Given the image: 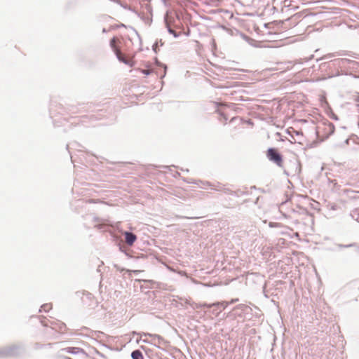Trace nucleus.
Segmentation results:
<instances>
[{"label": "nucleus", "mask_w": 359, "mask_h": 359, "mask_svg": "<svg viewBox=\"0 0 359 359\" xmlns=\"http://www.w3.org/2000/svg\"><path fill=\"white\" fill-rule=\"evenodd\" d=\"M339 72H338L335 74V76H339ZM333 76H334V74H333V75H331V76H329L328 77H329V78H331V77H333Z\"/></svg>", "instance_id": "19"}, {"label": "nucleus", "mask_w": 359, "mask_h": 359, "mask_svg": "<svg viewBox=\"0 0 359 359\" xmlns=\"http://www.w3.org/2000/svg\"><path fill=\"white\" fill-rule=\"evenodd\" d=\"M267 34L269 35V36H272L273 35V34H272L271 32H267Z\"/></svg>", "instance_id": "20"}, {"label": "nucleus", "mask_w": 359, "mask_h": 359, "mask_svg": "<svg viewBox=\"0 0 359 359\" xmlns=\"http://www.w3.org/2000/svg\"><path fill=\"white\" fill-rule=\"evenodd\" d=\"M326 130L327 131L328 135H332L334 132V126L332 123H328Z\"/></svg>", "instance_id": "11"}, {"label": "nucleus", "mask_w": 359, "mask_h": 359, "mask_svg": "<svg viewBox=\"0 0 359 359\" xmlns=\"http://www.w3.org/2000/svg\"><path fill=\"white\" fill-rule=\"evenodd\" d=\"M155 63L156 64L157 66L162 67L164 69L163 74L162 76H161V78L164 77L166 74L167 66L159 62L157 58L155 59Z\"/></svg>", "instance_id": "9"}, {"label": "nucleus", "mask_w": 359, "mask_h": 359, "mask_svg": "<svg viewBox=\"0 0 359 359\" xmlns=\"http://www.w3.org/2000/svg\"><path fill=\"white\" fill-rule=\"evenodd\" d=\"M69 155H70V158H72V154L71 153H69Z\"/></svg>", "instance_id": "24"}, {"label": "nucleus", "mask_w": 359, "mask_h": 359, "mask_svg": "<svg viewBox=\"0 0 359 359\" xmlns=\"http://www.w3.org/2000/svg\"><path fill=\"white\" fill-rule=\"evenodd\" d=\"M346 69H357L359 67V62L346 58Z\"/></svg>", "instance_id": "7"}, {"label": "nucleus", "mask_w": 359, "mask_h": 359, "mask_svg": "<svg viewBox=\"0 0 359 359\" xmlns=\"http://www.w3.org/2000/svg\"><path fill=\"white\" fill-rule=\"evenodd\" d=\"M116 41V37H113L111 41H110V46L111 48H112V50H114V52L115 53V50H119L118 48H116V46H115V42Z\"/></svg>", "instance_id": "12"}, {"label": "nucleus", "mask_w": 359, "mask_h": 359, "mask_svg": "<svg viewBox=\"0 0 359 359\" xmlns=\"http://www.w3.org/2000/svg\"><path fill=\"white\" fill-rule=\"evenodd\" d=\"M102 32V33H107L108 30L106 28H103Z\"/></svg>", "instance_id": "18"}, {"label": "nucleus", "mask_w": 359, "mask_h": 359, "mask_svg": "<svg viewBox=\"0 0 359 359\" xmlns=\"http://www.w3.org/2000/svg\"><path fill=\"white\" fill-rule=\"evenodd\" d=\"M174 22V19L169 17L168 14L164 16V22L167 30L169 34H172L175 38H178L180 36V33L175 32L171 27L172 23Z\"/></svg>", "instance_id": "2"}, {"label": "nucleus", "mask_w": 359, "mask_h": 359, "mask_svg": "<svg viewBox=\"0 0 359 359\" xmlns=\"http://www.w3.org/2000/svg\"><path fill=\"white\" fill-rule=\"evenodd\" d=\"M273 38L270 37V38H268L267 40H270V39H272Z\"/></svg>", "instance_id": "26"}, {"label": "nucleus", "mask_w": 359, "mask_h": 359, "mask_svg": "<svg viewBox=\"0 0 359 359\" xmlns=\"http://www.w3.org/2000/svg\"><path fill=\"white\" fill-rule=\"evenodd\" d=\"M124 236L126 243L129 245H133L137 239V236L135 234L130 232H125Z\"/></svg>", "instance_id": "5"}, {"label": "nucleus", "mask_w": 359, "mask_h": 359, "mask_svg": "<svg viewBox=\"0 0 359 359\" xmlns=\"http://www.w3.org/2000/svg\"><path fill=\"white\" fill-rule=\"evenodd\" d=\"M67 359H72L71 358H67Z\"/></svg>", "instance_id": "27"}, {"label": "nucleus", "mask_w": 359, "mask_h": 359, "mask_svg": "<svg viewBox=\"0 0 359 359\" xmlns=\"http://www.w3.org/2000/svg\"><path fill=\"white\" fill-rule=\"evenodd\" d=\"M355 111L359 113V104H355ZM358 125H359V116H358Z\"/></svg>", "instance_id": "15"}, {"label": "nucleus", "mask_w": 359, "mask_h": 359, "mask_svg": "<svg viewBox=\"0 0 359 359\" xmlns=\"http://www.w3.org/2000/svg\"><path fill=\"white\" fill-rule=\"evenodd\" d=\"M91 155H92L93 157H95V158H97V156H95V154H92Z\"/></svg>", "instance_id": "23"}, {"label": "nucleus", "mask_w": 359, "mask_h": 359, "mask_svg": "<svg viewBox=\"0 0 359 359\" xmlns=\"http://www.w3.org/2000/svg\"><path fill=\"white\" fill-rule=\"evenodd\" d=\"M115 55L117 57V59L118 60V61L126 64V65H128V66L130 67H133V62L131 61L129 59H127L125 55H123L121 50H115Z\"/></svg>", "instance_id": "3"}, {"label": "nucleus", "mask_w": 359, "mask_h": 359, "mask_svg": "<svg viewBox=\"0 0 359 359\" xmlns=\"http://www.w3.org/2000/svg\"><path fill=\"white\" fill-rule=\"evenodd\" d=\"M334 118L337 120V117L336 116H334Z\"/></svg>", "instance_id": "25"}, {"label": "nucleus", "mask_w": 359, "mask_h": 359, "mask_svg": "<svg viewBox=\"0 0 359 359\" xmlns=\"http://www.w3.org/2000/svg\"><path fill=\"white\" fill-rule=\"evenodd\" d=\"M142 73L145 74V75H149L150 74V72L147 69H142Z\"/></svg>", "instance_id": "14"}, {"label": "nucleus", "mask_w": 359, "mask_h": 359, "mask_svg": "<svg viewBox=\"0 0 359 359\" xmlns=\"http://www.w3.org/2000/svg\"><path fill=\"white\" fill-rule=\"evenodd\" d=\"M266 157H283L278 152V149L273 147H270L266 151Z\"/></svg>", "instance_id": "6"}, {"label": "nucleus", "mask_w": 359, "mask_h": 359, "mask_svg": "<svg viewBox=\"0 0 359 359\" xmlns=\"http://www.w3.org/2000/svg\"><path fill=\"white\" fill-rule=\"evenodd\" d=\"M276 163H279L280 161H281V159L282 158H273Z\"/></svg>", "instance_id": "17"}, {"label": "nucleus", "mask_w": 359, "mask_h": 359, "mask_svg": "<svg viewBox=\"0 0 359 359\" xmlns=\"http://www.w3.org/2000/svg\"><path fill=\"white\" fill-rule=\"evenodd\" d=\"M131 356L133 359H143L142 353L139 350H135L132 352Z\"/></svg>", "instance_id": "8"}, {"label": "nucleus", "mask_w": 359, "mask_h": 359, "mask_svg": "<svg viewBox=\"0 0 359 359\" xmlns=\"http://www.w3.org/2000/svg\"><path fill=\"white\" fill-rule=\"evenodd\" d=\"M212 305H207V304H204V306H207L208 308H210Z\"/></svg>", "instance_id": "21"}, {"label": "nucleus", "mask_w": 359, "mask_h": 359, "mask_svg": "<svg viewBox=\"0 0 359 359\" xmlns=\"http://www.w3.org/2000/svg\"><path fill=\"white\" fill-rule=\"evenodd\" d=\"M354 100L357 102H359V94L354 96Z\"/></svg>", "instance_id": "16"}, {"label": "nucleus", "mask_w": 359, "mask_h": 359, "mask_svg": "<svg viewBox=\"0 0 359 359\" xmlns=\"http://www.w3.org/2000/svg\"><path fill=\"white\" fill-rule=\"evenodd\" d=\"M119 27H125V25L123 24H121Z\"/></svg>", "instance_id": "22"}, {"label": "nucleus", "mask_w": 359, "mask_h": 359, "mask_svg": "<svg viewBox=\"0 0 359 359\" xmlns=\"http://www.w3.org/2000/svg\"><path fill=\"white\" fill-rule=\"evenodd\" d=\"M53 328L57 330L59 332L65 333L67 331L66 325L60 321L53 323Z\"/></svg>", "instance_id": "4"}, {"label": "nucleus", "mask_w": 359, "mask_h": 359, "mask_svg": "<svg viewBox=\"0 0 359 359\" xmlns=\"http://www.w3.org/2000/svg\"><path fill=\"white\" fill-rule=\"evenodd\" d=\"M334 56V53H330V54H327V55H324L323 57H322L320 59H319L318 60H327V59H330L332 58V57Z\"/></svg>", "instance_id": "13"}, {"label": "nucleus", "mask_w": 359, "mask_h": 359, "mask_svg": "<svg viewBox=\"0 0 359 359\" xmlns=\"http://www.w3.org/2000/svg\"><path fill=\"white\" fill-rule=\"evenodd\" d=\"M163 45V42L162 41L161 39H160L159 41H156L152 46V50L156 53L158 50L159 46H162Z\"/></svg>", "instance_id": "10"}, {"label": "nucleus", "mask_w": 359, "mask_h": 359, "mask_svg": "<svg viewBox=\"0 0 359 359\" xmlns=\"http://www.w3.org/2000/svg\"><path fill=\"white\" fill-rule=\"evenodd\" d=\"M346 58H337L334 60H331L329 62H323L320 64V68L323 67H328L331 68L332 67H338L341 69H346Z\"/></svg>", "instance_id": "1"}]
</instances>
